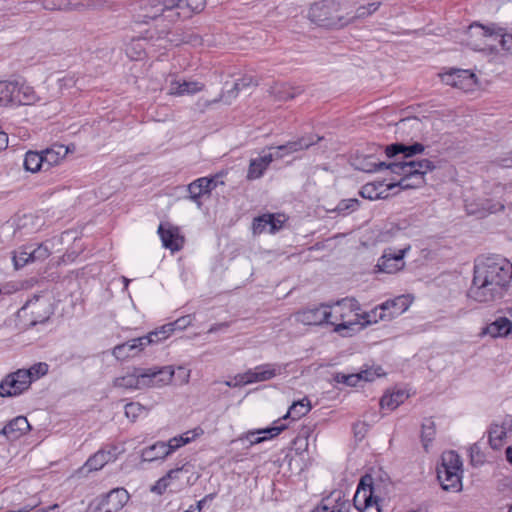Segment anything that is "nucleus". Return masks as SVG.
<instances>
[{"label":"nucleus","instance_id":"1","mask_svg":"<svg viewBox=\"0 0 512 512\" xmlns=\"http://www.w3.org/2000/svg\"><path fill=\"white\" fill-rule=\"evenodd\" d=\"M512 264L500 255L481 256L475 260L468 298L479 303L500 300L508 291Z\"/></svg>","mask_w":512,"mask_h":512},{"label":"nucleus","instance_id":"2","mask_svg":"<svg viewBox=\"0 0 512 512\" xmlns=\"http://www.w3.org/2000/svg\"><path fill=\"white\" fill-rule=\"evenodd\" d=\"M391 173L401 175L402 178L391 184L390 188L399 187L402 190L418 188L425 182L424 176L435 168L433 162L428 159L420 161L392 162L387 166Z\"/></svg>","mask_w":512,"mask_h":512},{"label":"nucleus","instance_id":"3","mask_svg":"<svg viewBox=\"0 0 512 512\" xmlns=\"http://www.w3.org/2000/svg\"><path fill=\"white\" fill-rule=\"evenodd\" d=\"M328 313L329 325L342 336H350L353 326L360 324V305L354 298H344L329 305Z\"/></svg>","mask_w":512,"mask_h":512},{"label":"nucleus","instance_id":"4","mask_svg":"<svg viewBox=\"0 0 512 512\" xmlns=\"http://www.w3.org/2000/svg\"><path fill=\"white\" fill-rule=\"evenodd\" d=\"M470 38L468 44L474 50H484L487 44L485 38H500L499 42L503 50L512 53V33H507L504 27L496 23L482 25L478 22L472 23L468 28Z\"/></svg>","mask_w":512,"mask_h":512},{"label":"nucleus","instance_id":"5","mask_svg":"<svg viewBox=\"0 0 512 512\" xmlns=\"http://www.w3.org/2000/svg\"><path fill=\"white\" fill-rule=\"evenodd\" d=\"M463 464L455 451H446L437 467V479L443 490L459 492L462 490Z\"/></svg>","mask_w":512,"mask_h":512},{"label":"nucleus","instance_id":"6","mask_svg":"<svg viewBox=\"0 0 512 512\" xmlns=\"http://www.w3.org/2000/svg\"><path fill=\"white\" fill-rule=\"evenodd\" d=\"M308 15L312 22L328 28H341L351 23V18H347L335 0H323L313 4Z\"/></svg>","mask_w":512,"mask_h":512},{"label":"nucleus","instance_id":"7","mask_svg":"<svg viewBox=\"0 0 512 512\" xmlns=\"http://www.w3.org/2000/svg\"><path fill=\"white\" fill-rule=\"evenodd\" d=\"M382 480L374 479L371 475H364L358 484L354 505L361 504V498L368 497L371 494V500L381 502L387 494V486Z\"/></svg>","mask_w":512,"mask_h":512},{"label":"nucleus","instance_id":"8","mask_svg":"<svg viewBox=\"0 0 512 512\" xmlns=\"http://www.w3.org/2000/svg\"><path fill=\"white\" fill-rule=\"evenodd\" d=\"M287 364L266 363L256 366L243 374L238 375L239 383L243 385L263 382L274 378L277 375L285 373Z\"/></svg>","mask_w":512,"mask_h":512},{"label":"nucleus","instance_id":"9","mask_svg":"<svg viewBox=\"0 0 512 512\" xmlns=\"http://www.w3.org/2000/svg\"><path fill=\"white\" fill-rule=\"evenodd\" d=\"M25 315H30L31 325L46 322L53 314L52 306L48 298L43 295H34L27 300L21 308Z\"/></svg>","mask_w":512,"mask_h":512},{"label":"nucleus","instance_id":"10","mask_svg":"<svg viewBox=\"0 0 512 512\" xmlns=\"http://www.w3.org/2000/svg\"><path fill=\"white\" fill-rule=\"evenodd\" d=\"M159 343L154 335V331L147 335L128 340L125 343L116 345L112 354L118 360H124L128 357L135 356L145 349L148 345Z\"/></svg>","mask_w":512,"mask_h":512},{"label":"nucleus","instance_id":"11","mask_svg":"<svg viewBox=\"0 0 512 512\" xmlns=\"http://www.w3.org/2000/svg\"><path fill=\"white\" fill-rule=\"evenodd\" d=\"M169 0H143L140 5V12L136 16L139 23H148L150 20H156L163 17L170 22L168 14H173L172 7L168 5Z\"/></svg>","mask_w":512,"mask_h":512},{"label":"nucleus","instance_id":"12","mask_svg":"<svg viewBox=\"0 0 512 512\" xmlns=\"http://www.w3.org/2000/svg\"><path fill=\"white\" fill-rule=\"evenodd\" d=\"M410 250V245L403 248L389 247L384 250L383 255L379 258L377 268L380 272L396 273L404 268V256Z\"/></svg>","mask_w":512,"mask_h":512},{"label":"nucleus","instance_id":"13","mask_svg":"<svg viewBox=\"0 0 512 512\" xmlns=\"http://www.w3.org/2000/svg\"><path fill=\"white\" fill-rule=\"evenodd\" d=\"M30 387L28 381V374L23 370L18 369L15 372L8 374L0 382V396L1 397H15L19 396Z\"/></svg>","mask_w":512,"mask_h":512},{"label":"nucleus","instance_id":"14","mask_svg":"<svg viewBox=\"0 0 512 512\" xmlns=\"http://www.w3.org/2000/svg\"><path fill=\"white\" fill-rule=\"evenodd\" d=\"M167 94L171 96L194 95L205 89V84L195 80H186L172 76L167 79Z\"/></svg>","mask_w":512,"mask_h":512},{"label":"nucleus","instance_id":"15","mask_svg":"<svg viewBox=\"0 0 512 512\" xmlns=\"http://www.w3.org/2000/svg\"><path fill=\"white\" fill-rule=\"evenodd\" d=\"M442 81L450 86L456 87L463 91L472 90L476 85L477 78L470 70L452 69L441 75Z\"/></svg>","mask_w":512,"mask_h":512},{"label":"nucleus","instance_id":"16","mask_svg":"<svg viewBox=\"0 0 512 512\" xmlns=\"http://www.w3.org/2000/svg\"><path fill=\"white\" fill-rule=\"evenodd\" d=\"M329 304L306 308L295 313V321L304 325L329 324Z\"/></svg>","mask_w":512,"mask_h":512},{"label":"nucleus","instance_id":"17","mask_svg":"<svg viewBox=\"0 0 512 512\" xmlns=\"http://www.w3.org/2000/svg\"><path fill=\"white\" fill-rule=\"evenodd\" d=\"M168 5L172 7L173 14H168L170 22L176 21L181 16L190 17L193 13H200L206 5L205 0H169Z\"/></svg>","mask_w":512,"mask_h":512},{"label":"nucleus","instance_id":"18","mask_svg":"<svg viewBox=\"0 0 512 512\" xmlns=\"http://www.w3.org/2000/svg\"><path fill=\"white\" fill-rule=\"evenodd\" d=\"M145 378L144 388L160 387L172 381L174 369L171 366L142 368Z\"/></svg>","mask_w":512,"mask_h":512},{"label":"nucleus","instance_id":"19","mask_svg":"<svg viewBox=\"0 0 512 512\" xmlns=\"http://www.w3.org/2000/svg\"><path fill=\"white\" fill-rule=\"evenodd\" d=\"M130 495L124 488L112 489L101 501L99 509L103 512H119L127 504Z\"/></svg>","mask_w":512,"mask_h":512},{"label":"nucleus","instance_id":"20","mask_svg":"<svg viewBox=\"0 0 512 512\" xmlns=\"http://www.w3.org/2000/svg\"><path fill=\"white\" fill-rule=\"evenodd\" d=\"M158 233L161 238L162 244L166 249L172 252L179 251L184 244V238L180 235L177 227L169 224H160Z\"/></svg>","mask_w":512,"mask_h":512},{"label":"nucleus","instance_id":"21","mask_svg":"<svg viewBox=\"0 0 512 512\" xmlns=\"http://www.w3.org/2000/svg\"><path fill=\"white\" fill-rule=\"evenodd\" d=\"M30 424L26 417L17 416L10 420L0 431V435L9 441L18 440L30 430Z\"/></svg>","mask_w":512,"mask_h":512},{"label":"nucleus","instance_id":"22","mask_svg":"<svg viewBox=\"0 0 512 512\" xmlns=\"http://www.w3.org/2000/svg\"><path fill=\"white\" fill-rule=\"evenodd\" d=\"M322 139V137L319 136H303L295 141H289L286 144L280 145L276 147V150L278 151L274 157L281 158L284 155H288L300 150L308 149L310 146L316 144Z\"/></svg>","mask_w":512,"mask_h":512},{"label":"nucleus","instance_id":"23","mask_svg":"<svg viewBox=\"0 0 512 512\" xmlns=\"http://www.w3.org/2000/svg\"><path fill=\"white\" fill-rule=\"evenodd\" d=\"M215 187L216 181L214 178H198L194 180L192 183H190L187 187V190L189 192V198L192 201L197 202L198 205H200L201 203L199 202V199L201 198V196L209 194Z\"/></svg>","mask_w":512,"mask_h":512},{"label":"nucleus","instance_id":"24","mask_svg":"<svg viewBox=\"0 0 512 512\" xmlns=\"http://www.w3.org/2000/svg\"><path fill=\"white\" fill-rule=\"evenodd\" d=\"M142 373V368L135 367L126 375L116 378L114 386L124 389H144L145 378Z\"/></svg>","mask_w":512,"mask_h":512},{"label":"nucleus","instance_id":"25","mask_svg":"<svg viewBox=\"0 0 512 512\" xmlns=\"http://www.w3.org/2000/svg\"><path fill=\"white\" fill-rule=\"evenodd\" d=\"M412 299L409 295H400L394 299L387 300L381 304V309L385 310L389 320L403 314L411 305Z\"/></svg>","mask_w":512,"mask_h":512},{"label":"nucleus","instance_id":"26","mask_svg":"<svg viewBox=\"0 0 512 512\" xmlns=\"http://www.w3.org/2000/svg\"><path fill=\"white\" fill-rule=\"evenodd\" d=\"M273 160L274 154L272 153L251 159L247 171V179L256 180L261 178Z\"/></svg>","mask_w":512,"mask_h":512},{"label":"nucleus","instance_id":"27","mask_svg":"<svg viewBox=\"0 0 512 512\" xmlns=\"http://www.w3.org/2000/svg\"><path fill=\"white\" fill-rule=\"evenodd\" d=\"M424 150L425 146L418 142L411 145H406L404 143H393L385 148V153L389 158L398 154H403L405 158H409L414 155L423 153Z\"/></svg>","mask_w":512,"mask_h":512},{"label":"nucleus","instance_id":"28","mask_svg":"<svg viewBox=\"0 0 512 512\" xmlns=\"http://www.w3.org/2000/svg\"><path fill=\"white\" fill-rule=\"evenodd\" d=\"M193 317L186 315L178 318L172 323L165 324L160 328L154 330V335L158 339V342L168 338L174 330H184L192 324Z\"/></svg>","mask_w":512,"mask_h":512},{"label":"nucleus","instance_id":"29","mask_svg":"<svg viewBox=\"0 0 512 512\" xmlns=\"http://www.w3.org/2000/svg\"><path fill=\"white\" fill-rule=\"evenodd\" d=\"M41 100L42 98L37 94L33 87L24 82L17 81L15 94L16 105H34Z\"/></svg>","mask_w":512,"mask_h":512},{"label":"nucleus","instance_id":"30","mask_svg":"<svg viewBox=\"0 0 512 512\" xmlns=\"http://www.w3.org/2000/svg\"><path fill=\"white\" fill-rule=\"evenodd\" d=\"M172 452L168 442L158 441L151 446L144 448L141 452L143 461L152 462L158 459H164Z\"/></svg>","mask_w":512,"mask_h":512},{"label":"nucleus","instance_id":"31","mask_svg":"<svg viewBox=\"0 0 512 512\" xmlns=\"http://www.w3.org/2000/svg\"><path fill=\"white\" fill-rule=\"evenodd\" d=\"M280 419L275 421V425L269 428H265L258 431H252L249 432L246 436L247 440L250 442L251 445L261 443L267 439H272L279 435L283 430L286 429L285 424H280Z\"/></svg>","mask_w":512,"mask_h":512},{"label":"nucleus","instance_id":"32","mask_svg":"<svg viewBox=\"0 0 512 512\" xmlns=\"http://www.w3.org/2000/svg\"><path fill=\"white\" fill-rule=\"evenodd\" d=\"M392 183L385 184L384 182L367 183L361 187L359 194L361 197L369 200H375L379 198H385L388 195V191Z\"/></svg>","mask_w":512,"mask_h":512},{"label":"nucleus","instance_id":"33","mask_svg":"<svg viewBox=\"0 0 512 512\" xmlns=\"http://www.w3.org/2000/svg\"><path fill=\"white\" fill-rule=\"evenodd\" d=\"M512 331V323L506 317H499L488 324L482 331V334L490 335L493 338L505 337Z\"/></svg>","mask_w":512,"mask_h":512},{"label":"nucleus","instance_id":"34","mask_svg":"<svg viewBox=\"0 0 512 512\" xmlns=\"http://www.w3.org/2000/svg\"><path fill=\"white\" fill-rule=\"evenodd\" d=\"M340 492L333 493L330 497H327L322 501V504L318 506L312 512H348L349 504L345 501L339 502Z\"/></svg>","mask_w":512,"mask_h":512},{"label":"nucleus","instance_id":"35","mask_svg":"<svg viewBox=\"0 0 512 512\" xmlns=\"http://www.w3.org/2000/svg\"><path fill=\"white\" fill-rule=\"evenodd\" d=\"M68 151V147L62 144H55L52 147L47 148L41 152L44 165L49 169L53 165L58 164V162L67 155Z\"/></svg>","mask_w":512,"mask_h":512},{"label":"nucleus","instance_id":"36","mask_svg":"<svg viewBox=\"0 0 512 512\" xmlns=\"http://www.w3.org/2000/svg\"><path fill=\"white\" fill-rule=\"evenodd\" d=\"M301 92L302 90L299 87H292L288 83H275L269 89V93L280 101L293 99L296 95L300 94Z\"/></svg>","mask_w":512,"mask_h":512},{"label":"nucleus","instance_id":"37","mask_svg":"<svg viewBox=\"0 0 512 512\" xmlns=\"http://www.w3.org/2000/svg\"><path fill=\"white\" fill-rule=\"evenodd\" d=\"M112 459L113 454L110 451L99 450L85 462L83 469H86L89 472L98 471Z\"/></svg>","mask_w":512,"mask_h":512},{"label":"nucleus","instance_id":"38","mask_svg":"<svg viewBox=\"0 0 512 512\" xmlns=\"http://www.w3.org/2000/svg\"><path fill=\"white\" fill-rule=\"evenodd\" d=\"M17 81H0V105L15 104Z\"/></svg>","mask_w":512,"mask_h":512},{"label":"nucleus","instance_id":"39","mask_svg":"<svg viewBox=\"0 0 512 512\" xmlns=\"http://www.w3.org/2000/svg\"><path fill=\"white\" fill-rule=\"evenodd\" d=\"M310 410V401L307 398H304L300 401L294 402L287 413L283 416V419L291 418L292 420H297L305 416Z\"/></svg>","mask_w":512,"mask_h":512},{"label":"nucleus","instance_id":"40","mask_svg":"<svg viewBox=\"0 0 512 512\" xmlns=\"http://www.w3.org/2000/svg\"><path fill=\"white\" fill-rule=\"evenodd\" d=\"M203 433V430L201 428H196L191 431H187L183 433L182 435L176 436L171 438L168 441V444L172 450V452L176 451L180 447L190 443L192 440H194L196 437L201 435Z\"/></svg>","mask_w":512,"mask_h":512},{"label":"nucleus","instance_id":"41","mask_svg":"<svg viewBox=\"0 0 512 512\" xmlns=\"http://www.w3.org/2000/svg\"><path fill=\"white\" fill-rule=\"evenodd\" d=\"M407 398V394L403 390H398L391 394H385L380 399V406L389 410L396 409Z\"/></svg>","mask_w":512,"mask_h":512},{"label":"nucleus","instance_id":"42","mask_svg":"<svg viewBox=\"0 0 512 512\" xmlns=\"http://www.w3.org/2000/svg\"><path fill=\"white\" fill-rule=\"evenodd\" d=\"M23 166L25 170L35 173L44 167L42 154L36 151H28L25 154Z\"/></svg>","mask_w":512,"mask_h":512},{"label":"nucleus","instance_id":"43","mask_svg":"<svg viewBox=\"0 0 512 512\" xmlns=\"http://www.w3.org/2000/svg\"><path fill=\"white\" fill-rule=\"evenodd\" d=\"M389 321L387 313L385 310L381 309V305L374 308L370 312H365L360 314V324L369 325L372 323H377L378 321Z\"/></svg>","mask_w":512,"mask_h":512},{"label":"nucleus","instance_id":"44","mask_svg":"<svg viewBox=\"0 0 512 512\" xmlns=\"http://www.w3.org/2000/svg\"><path fill=\"white\" fill-rule=\"evenodd\" d=\"M507 436V432L504 426L492 425L489 430V443L494 449H500L503 446V441Z\"/></svg>","mask_w":512,"mask_h":512},{"label":"nucleus","instance_id":"45","mask_svg":"<svg viewBox=\"0 0 512 512\" xmlns=\"http://www.w3.org/2000/svg\"><path fill=\"white\" fill-rule=\"evenodd\" d=\"M435 436V423L431 419H426L422 424L421 440L423 447L428 451V446Z\"/></svg>","mask_w":512,"mask_h":512},{"label":"nucleus","instance_id":"46","mask_svg":"<svg viewBox=\"0 0 512 512\" xmlns=\"http://www.w3.org/2000/svg\"><path fill=\"white\" fill-rule=\"evenodd\" d=\"M15 267L22 268L32 261V245L20 249L13 257Z\"/></svg>","mask_w":512,"mask_h":512},{"label":"nucleus","instance_id":"47","mask_svg":"<svg viewBox=\"0 0 512 512\" xmlns=\"http://www.w3.org/2000/svg\"><path fill=\"white\" fill-rule=\"evenodd\" d=\"M22 370L24 371V373L28 374L29 385H31L33 381L47 374L48 364L44 362H39L32 365L29 369Z\"/></svg>","mask_w":512,"mask_h":512},{"label":"nucleus","instance_id":"48","mask_svg":"<svg viewBox=\"0 0 512 512\" xmlns=\"http://www.w3.org/2000/svg\"><path fill=\"white\" fill-rule=\"evenodd\" d=\"M359 207V200L356 198H350V199H343L341 200L334 211H336L339 214L345 215L349 212H353L357 210Z\"/></svg>","mask_w":512,"mask_h":512},{"label":"nucleus","instance_id":"49","mask_svg":"<svg viewBox=\"0 0 512 512\" xmlns=\"http://www.w3.org/2000/svg\"><path fill=\"white\" fill-rule=\"evenodd\" d=\"M371 494L368 497L361 498V504L355 505L360 512H381L380 502L371 500Z\"/></svg>","mask_w":512,"mask_h":512},{"label":"nucleus","instance_id":"50","mask_svg":"<svg viewBox=\"0 0 512 512\" xmlns=\"http://www.w3.org/2000/svg\"><path fill=\"white\" fill-rule=\"evenodd\" d=\"M51 254V250L47 243H41L36 247L32 245V261H43Z\"/></svg>","mask_w":512,"mask_h":512},{"label":"nucleus","instance_id":"51","mask_svg":"<svg viewBox=\"0 0 512 512\" xmlns=\"http://www.w3.org/2000/svg\"><path fill=\"white\" fill-rule=\"evenodd\" d=\"M70 0H42V6L46 10H68L71 9Z\"/></svg>","mask_w":512,"mask_h":512},{"label":"nucleus","instance_id":"52","mask_svg":"<svg viewBox=\"0 0 512 512\" xmlns=\"http://www.w3.org/2000/svg\"><path fill=\"white\" fill-rule=\"evenodd\" d=\"M334 380L337 383H342L347 386H356L361 381V375H359V373H355V374L337 373L334 377Z\"/></svg>","mask_w":512,"mask_h":512},{"label":"nucleus","instance_id":"53","mask_svg":"<svg viewBox=\"0 0 512 512\" xmlns=\"http://www.w3.org/2000/svg\"><path fill=\"white\" fill-rule=\"evenodd\" d=\"M144 412L145 408L140 403L131 402L125 405V415L133 421Z\"/></svg>","mask_w":512,"mask_h":512},{"label":"nucleus","instance_id":"54","mask_svg":"<svg viewBox=\"0 0 512 512\" xmlns=\"http://www.w3.org/2000/svg\"><path fill=\"white\" fill-rule=\"evenodd\" d=\"M272 220V214H263L253 221V231L254 233L261 234L268 227V221Z\"/></svg>","mask_w":512,"mask_h":512},{"label":"nucleus","instance_id":"55","mask_svg":"<svg viewBox=\"0 0 512 512\" xmlns=\"http://www.w3.org/2000/svg\"><path fill=\"white\" fill-rule=\"evenodd\" d=\"M359 375H361V381L371 382L384 375V372L381 367H376L362 370L359 372Z\"/></svg>","mask_w":512,"mask_h":512},{"label":"nucleus","instance_id":"56","mask_svg":"<svg viewBox=\"0 0 512 512\" xmlns=\"http://www.w3.org/2000/svg\"><path fill=\"white\" fill-rule=\"evenodd\" d=\"M483 212L479 211L480 216H484L490 213H496L504 209V204L500 202H493L492 200H485L482 204Z\"/></svg>","mask_w":512,"mask_h":512},{"label":"nucleus","instance_id":"57","mask_svg":"<svg viewBox=\"0 0 512 512\" xmlns=\"http://www.w3.org/2000/svg\"><path fill=\"white\" fill-rule=\"evenodd\" d=\"M127 54L133 59H141L144 55V47L140 44V41H134L127 47Z\"/></svg>","mask_w":512,"mask_h":512},{"label":"nucleus","instance_id":"58","mask_svg":"<svg viewBox=\"0 0 512 512\" xmlns=\"http://www.w3.org/2000/svg\"><path fill=\"white\" fill-rule=\"evenodd\" d=\"M240 90H235V84L233 83L231 89L223 90L220 94L219 101L226 104H230L239 94Z\"/></svg>","mask_w":512,"mask_h":512},{"label":"nucleus","instance_id":"59","mask_svg":"<svg viewBox=\"0 0 512 512\" xmlns=\"http://www.w3.org/2000/svg\"><path fill=\"white\" fill-rule=\"evenodd\" d=\"M235 84V90L242 91L245 88L250 87L251 85H257V81L252 76H244L241 79H238Z\"/></svg>","mask_w":512,"mask_h":512},{"label":"nucleus","instance_id":"60","mask_svg":"<svg viewBox=\"0 0 512 512\" xmlns=\"http://www.w3.org/2000/svg\"><path fill=\"white\" fill-rule=\"evenodd\" d=\"M271 221H272L271 228L268 229V231L270 233H275V232L279 231L282 228V226H283V224L285 222V217H284V215H281V214H277V215L272 214V220Z\"/></svg>","mask_w":512,"mask_h":512},{"label":"nucleus","instance_id":"61","mask_svg":"<svg viewBox=\"0 0 512 512\" xmlns=\"http://www.w3.org/2000/svg\"><path fill=\"white\" fill-rule=\"evenodd\" d=\"M169 485L170 482L163 476L151 487V492L161 495L166 491Z\"/></svg>","mask_w":512,"mask_h":512},{"label":"nucleus","instance_id":"62","mask_svg":"<svg viewBox=\"0 0 512 512\" xmlns=\"http://www.w3.org/2000/svg\"><path fill=\"white\" fill-rule=\"evenodd\" d=\"M389 165V163H385V162H371V163H367L364 167H362L361 169L365 172H376V171H380L382 169H388L387 166Z\"/></svg>","mask_w":512,"mask_h":512},{"label":"nucleus","instance_id":"63","mask_svg":"<svg viewBox=\"0 0 512 512\" xmlns=\"http://www.w3.org/2000/svg\"><path fill=\"white\" fill-rule=\"evenodd\" d=\"M346 16H347V18H351V22H352L355 19H363V18L370 16V12L367 10L366 6L363 5V6H359L356 9L354 15H349V13H346Z\"/></svg>","mask_w":512,"mask_h":512},{"label":"nucleus","instance_id":"64","mask_svg":"<svg viewBox=\"0 0 512 512\" xmlns=\"http://www.w3.org/2000/svg\"><path fill=\"white\" fill-rule=\"evenodd\" d=\"M58 84H59L60 89L71 88V87L75 86V84H76L75 76L74 75H66L63 78L58 80Z\"/></svg>","mask_w":512,"mask_h":512}]
</instances>
